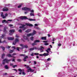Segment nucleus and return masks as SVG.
Returning <instances> with one entry per match:
<instances>
[{
    "instance_id": "cd10ccee",
    "label": "nucleus",
    "mask_w": 77,
    "mask_h": 77,
    "mask_svg": "<svg viewBox=\"0 0 77 77\" xmlns=\"http://www.w3.org/2000/svg\"><path fill=\"white\" fill-rule=\"evenodd\" d=\"M30 16H35V14L34 13H31L30 14Z\"/></svg>"
},
{
    "instance_id": "473e14b6",
    "label": "nucleus",
    "mask_w": 77,
    "mask_h": 77,
    "mask_svg": "<svg viewBox=\"0 0 77 77\" xmlns=\"http://www.w3.org/2000/svg\"><path fill=\"white\" fill-rule=\"evenodd\" d=\"M16 44H17V42L15 41L13 43V45H16Z\"/></svg>"
},
{
    "instance_id": "a19ab883",
    "label": "nucleus",
    "mask_w": 77,
    "mask_h": 77,
    "mask_svg": "<svg viewBox=\"0 0 77 77\" xmlns=\"http://www.w3.org/2000/svg\"><path fill=\"white\" fill-rule=\"evenodd\" d=\"M5 42H6V40H5L4 41H2V42H1V43H2L3 44L5 43Z\"/></svg>"
},
{
    "instance_id": "2f4dec72",
    "label": "nucleus",
    "mask_w": 77,
    "mask_h": 77,
    "mask_svg": "<svg viewBox=\"0 0 77 77\" xmlns=\"http://www.w3.org/2000/svg\"><path fill=\"white\" fill-rule=\"evenodd\" d=\"M28 48V46H27V45H24L23 48Z\"/></svg>"
},
{
    "instance_id": "69168bd1",
    "label": "nucleus",
    "mask_w": 77,
    "mask_h": 77,
    "mask_svg": "<svg viewBox=\"0 0 77 77\" xmlns=\"http://www.w3.org/2000/svg\"><path fill=\"white\" fill-rule=\"evenodd\" d=\"M47 50L49 51H50V50H51V49L50 48H48Z\"/></svg>"
},
{
    "instance_id": "6ab92c4d",
    "label": "nucleus",
    "mask_w": 77,
    "mask_h": 77,
    "mask_svg": "<svg viewBox=\"0 0 77 77\" xmlns=\"http://www.w3.org/2000/svg\"><path fill=\"white\" fill-rule=\"evenodd\" d=\"M0 48H2L3 51H5V47H3L2 46H0Z\"/></svg>"
},
{
    "instance_id": "680f3d73",
    "label": "nucleus",
    "mask_w": 77,
    "mask_h": 77,
    "mask_svg": "<svg viewBox=\"0 0 77 77\" xmlns=\"http://www.w3.org/2000/svg\"><path fill=\"white\" fill-rule=\"evenodd\" d=\"M16 54H16V53H14L13 54H12V56L16 55Z\"/></svg>"
},
{
    "instance_id": "338daca9",
    "label": "nucleus",
    "mask_w": 77,
    "mask_h": 77,
    "mask_svg": "<svg viewBox=\"0 0 77 77\" xmlns=\"http://www.w3.org/2000/svg\"><path fill=\"white\" fill-rule=\"evenodd\" d=\"M13 33L12 32H10L9 33V35H12Z\"/></svg>"
},
{
    "instance_id": "c756f323",
    "label": "nucleus",
    "mask_w": 77,
    "mask_h": 77,
    "mask_svg": "<svg viewBox=\"0 0 77 77\" xmlns=\"http://www.w3.org/2000/svg\"><path fill=\"white\" fill-rule=\"evenodd\" d=\"M5 56V54H2V59H3V58H4V57L3 56Z\"/></svg>"
},
{
    "instance_id": "c85d7f7f",
    "label": "nucleus",
    "mask_w": 77,
    "mask_h": 77,
    "mask_svg": "<svg viewBox=\"0 0 77 77\" xmlns=\"http://www.w3.org/2000/svg\"><path fill=\"white\" fill-rule=\"evenodd\" d=\"M23 5V4H21L20 5L18 6V8H20L21 7V6H22V5Z\"/></svg>"
},
{
    "instance_id": "b1692460",
    "label": "nucleus",
    "mask_w": 77,
    "mask_h": 77,
    "mask_svg": "<svg viewBox=\"0 0 77 77\" xmlns=\"http://www.w3.org/2000/svg\"><path fill=\"white\" fill-rule=\"evenodd\" d=\"M15 41L16 42H19V40H18V38H15Z\"/></svg>"
},
{
    "instance_id": "e433bc0d",
    "label": "nucleus",
    "mask_w": 77,
    "mask_h": 77,
    "mask_svg": "<svg viewBox=\"0 0 77 77\" xmlns=\"http://www.w3.org/2000/svg\"><path fill=\"white\" fill-rule=\"evenodd\" d=\"M20 46H21V47H22V48H24V45L23 44H20Z\"/></svg>"
},
{
    "instance_id": "39448f33",
    "label": "nucleus",
    "mask_w": 77,
    "mask_h": 77,
    "mask_svg": "<svg viewBox=\"0 0 77 77\" xmlns=\"http://www.w3.org/2000/svg\"><path fill=\"white\" fill-rule=\"evenodd\" d=\"M18 71L20 72L19 73V75H21V74H22V72H24V69H18Z\"/></svg>"
},
{
    "instance_id": "a211bd4d",
    "label": "nucleus",
    "mask_w": 77,
    "mask_h": 77,
    "mask_svg": "<svg viewBox=\"0 0 77 77\" xmlns=\"http://www.w3.org/2000/svg\"><path fill=\"white\" fill-rule=\"evenodd\" d=\"M43 55L44 56H48V54L47 53H44V54H43Z\"/></svg>"
},
{
    "instance_id": "a18cd8bd",
    "label": "nucleus",
    "mask_w": 77,
    "mask_h": 77,
    "mask_svg": "<svg viewBox=\"0 0 77 77\" xmlns=\"http://www.w3.org/2000/svg\"><path fill=\"white\" fill-rule=\"evenodd\" d=\"M12 48H14V50H15L16 49V48H15V46H12Z\"/></svg>"
},
{
    "instance_id": "c9c22d12",
    "label": "nucleus",
    "mask_w": 77,
    "mask_h": 77,
    "mask_svg": "<svg viewBox=\"0 0 77 77\" xmlns=\"http://www.w3.org/2000/svg\"><path fill=\"white\" fill-rule=\"evenodd\" d=\"M34 54L35 55V56H38V55H39V54L38 53H35Z\"/></svg>"
},
{
    "instance_id": "aec40b11",
    "label": "nucleus",
    "mask_w": 77,
    "mask_h": 77,
    "mask_svg": "<svg viewBox=\"0 0 77 77\" xmlns=\"http://www.w3.org/2000/svg\"><path fill=\"white\" fill-rule=\"evenodd\" d=\"M5 68L6 69H8L9 68V66L7 65H5Z\"/></svg>"
},
{
    "instance_id": "58836bf2",
    "label": "nucleus",
    "mask_w": 77,
    "mask_h": 77,
    "mask_svg": "<svg viewBox=\"0 0 77 77\" xmlns=\"http://www.w3.org/2000/svg\"><path fill=\"white\" fill-rule=\"evenodd\" d=\"M33 48L34 49V50H37V49H38V48H37V47H33Z\"/></svg>"
},
{
    "instance_id": "4d7b16f0",
    "label": "nucleus",
    "mask_w": 77,
    "mask_h": 77,
    "mask_svg": "<svg viewBox=\"0 0 77 77\" xmlns=\"http://www.w3.org/2000/svg\"><path fill=\"white\" fill-rule=\"evenodd\" d=\"M61 45H61V44L60 43H59V44H58V46H61Z\"/></svg>"
},
{
    "instance_id": "6e6d98bb",
    "label": "nucleus",
    "mask_w": 77,
    "mask_h": 77,
    "mask_svg": "<svg viewBox=\"0 0 77 77\" xmlns=\"http://www.w3.org/2000/svg\"><path fill=\"white\" fill-rule=\"evenodd\" d=\"M22 74H23V75H26V73H25V72H22Z\"/></svg>"
},
{
    "instance_id": "1a4fd4ad",
    "label": "nucleus",
    "mask_w": 77,
    "mask_h": 77,
    "mask_svg": "<svg viewBox=\"0 0 77 77\" xmlns=\"http://www.w3.org/2000/svg\"><path fill=\"white\" fill-rule=\"evenodd\" d=\"M23 38L25 39V40H27L28 41H29V40L27 36H25V35L23 36Z\"/></svg>"
},
{
    "instance_id": "20e7f679",
    "label": "nucleus",
    "mask_w": 77,
    "mask_h": 77,
    "mask_svg": "<svg viewBox=\"0 0 77 77\" xmlns=\"http://www.w3.org/2000/svg\"><path fill=\"white\" fill-rule=\"evenodd\" d=\"M43 50H44V48L42 46H40V48H38V50H40V52L41 53H42V52H43L44 51V50H43Z\"/></svg>"
},
{
    "instance_id": "423d86ee",
    "label": "nucleus",
    "mask_w": 77,
    "mask_h": 77,
    "mask_svg": "<svg viewBox=\"0 0 77 77\" xmlns=\"http://www.w3.org/2000/svg\"><path fill=\"white\" fill-rule=\"evenodd\" d=\"M11 61V59L8 60V59H4L2 61L3 62H5V61L6 63H9V62H10V61Z\"/></svg>"
},
{
    "instance_id": "5fc2aeb1",
    "label": "nucleus",
    "mask_w": 77,
    "mask_h": 77,
    "mask_svg": "<svg viewBox=\"0 0 77 77\" xmlns=\"http://www.w3.org/2000/svg\"><path fill=\"white\" fill-rule=\"evenodd\" d=\"M13 70L15 71L16 72V73L17 72V69H13Z\"/></svg>"
},
{
    "instance_id": "f3484780",
    "label": "nucleus",
    "mask_w": 77,
    "mask_h": 77,
    "mask_svg": "<svg viewBox=\"0 0 77 77\" xmlns=\"http://www.w3.org/2000/svg\"><path fill=\"white\" fill-rule=\"evenodd\" d=\"M10 33H14L15 32V30L14 29H12L11 30L9 31Z\"/></svg>"
},
{
    "instance_id": "72a5a7b5",
    "label": "nucleus",
    "mask_w": 77,
    "mask_h": 77,
    "mask_svg": "<svg viewBox=\"0 0 77 77\" xmlns=\"http://www.w3.org/2000/svg\"><path fill=\"white\" fill-rule=\"evenodd\" d=\"M29 50H30V51H32V50H34V49L33 48H30L29 49Z\"/></svg>"
},
{
    "instance_id": "de8ad7c7",
    "label": "nucleus",
    "mask_w": 77,
    "mask_h": 77,
    "mask_svg": "<svg viewBox=\"0 0 77 77\" xmlns=\"http://www.w3.org/2000/svg\"><path fill=\"white\" fill-rule=\"evenodd\" d=\"M44 45H48V43H45Z\"/></svg>"
},
{
    "instance_id": "603ef678",
    "label": "nucleus",
    "mask_w": 77,
    "mask_h": 77,
    "mask_svg": "<svg viewBox=\"0 0 77 77\" xmlns=\"http://www.w3.org/2000/svg\"><path fill=\"white\" fill-rule=\"evenodd\" d=\"M19 32H20V33H21L22 32V30L21 29H20L19 30Z\"/></svg>"
},
{
    "instance_id": "393cba45",
    "label": "nucleus",
    "mask_w": 77,
    "mask_h": 77,
    "mask_svg": "<svg viewBox=\"0 0 77 77\" xmlns=\"http://www.w3.org/2000/svg\"><path fill=\"white\" fill-rule=\"evenodd\" d=\"M25 26H26V25H23V26H20L19 28H20V29H23V28L24 27H25Z\"/></svg>"
},
{
    "instance_id": "09e8293b",
    "label": "nucleus",
    "mask_w": 77,
    "mask_h": 77,
    "mask_svg": "<svg viewBox=\"0 0 77 77\" xmlns=\"http://www.w3.org/2000/svg\"><path fill=\"white\" fill-rule=\"evenodd\" d=\"M23 61L24 62H26L27 61V60H26V59H25L24 58L23 59Z\"/></svg>"
},
{
    "instance_id": "3c124183",
    "label": "nucleus",
    "mask_w": 77,
    "mask_h": 77,
    "mask_svg": "<svg viewBox=\"0 0 77 77\" xmlns=\"http://www.w3.org/2000/svg\"><path fill=\"white\" fill-rule=\"evenodd\" d=\"M8 21H10L11 22V21H12V20H7Z\"/></svg>"
},
{
    "instance_id": "e2e57ef3",
    "label": "nucleus",
    "mask_w": 77,
    "mask_h": 77,
    "mask_svg": "<svg viewBox=\"0 0 77 77\" xmlns=\"http://www.w3.org/2000/svg\"><path fill=\"white\" fill-rule=\"evenodd\" d=\"M14 65V64L12 63H10V66H13Z\"/></svg>"
},
{
    "instance_id": "6e6552de",
    "label": "nucleus",
    "mask_w": 77,
    "mask_h": 77,
    "mask_svg": "<svg viewBox=\"0 0 77 77\" xmlns=\"http://www.w3.org/2000/svg\"><path fill=\"white\" fill-rule=\"evenodd\" d=\"M1 17H2L3 19H5V18H6V16H5L4 15H3V13L1 12Z\"/></svg>"
},
{
    "instance_id": "f03ea898",
    "label": "nucleus",
    "mask_w": 77,
    "mask_h": 77,
    "mask_svg": "<svg viewBox=\"0 0 77 77\" xmlns=\"http://www.w3.org/2000/svg\"><path fill=\"white\" fill-rule=\"evenodd\" d=\"M22 9L23 11H30L31 12L34 13V11H33V10H30V8H27V7H25L22 8Z\"/></svg>"
},
{
    "instance_id": "bb28decb",
    "label": "nucleus",
    "mask_w": 77,
    "mask_h": 77,
    "mask_svg": "<svg viewBox=\"0 0 77 77\" xmlns=\"http://www.w3.org/2000/svg\"><path fill=\"white\" fill-rule=\"evenodd\" d=\"M33 39H34V37H33V36L31 37L30 39L31 41H33L34 40Z\"/></svg>"
},
{
    "instance_id": "13d9d810",
    "label": "nucleus",
    "mask_w": 77,
    "mask_h": 77,
    "mask_svg": "<svg viewBox=\"0 0 77 77\" xmlns=\"http://www.w3.org/2000/svg\"><path fill=\"white\" fill-rule=\"evenodd\" d=\"M12 62H15V59L13 58V60H12Z\"/></svg>"
},
{
    "instance_id": "f257e3e1",
    "label": "nucleus",
    "mask_w": 77,
    "mask_h": 77,
    "mask_svg": "<svg viewBox=\"0 0 77 77\" xmlns=\"http://www.w3.org/2000/svg\"><path fill=\"white\" fill-rule=\"evenodd\" d=\"M20 20H22L28 19V20H29V21H36V20L35 19H32L30 18L28 19V18L26 17V16H22V17H20Z\"/></svg>"
},
{
    "instance_id": "412c9836",
    "label": "nucleus",
    "mask_w": 77,
    "mask_h": 77,
    "mask_svg": "<svg viewBox=\"0 0 77 77\" xmlns=\"http://www.w3.org/2000/svg\"><path fill=\"white\" fill-rule=\"evenodd\" d=\"M30 31H31V30L28 29L25 31V32H26V33H29V32H30Z\"/></svg>"
},
{
    "instance_id": "052dcab7",
    "label": "nucleus",
    "mask_w": 77,
    "mask_h": 77,
    "mask_svg": "<svg viewBox=\"0 0 77 77\" xmlns=\"http://www.w3.org/2000/svg\"><path fill=\"white\" fill-rule=\"evenodd\" d=\"M55 39V38H52V41H54V39Z\"/></svg>"
},
{
    "instance_id": "f8f14e48",
    "label": "nucleus",
    "mask_w": 77,
    "mask_h": 77,
    "mask_svg": "<svg viewBox=\"0 0 77 77\" xmlns=\"http://www.w3.org/2000/svg\"><path fill=\"white\" fill-rule=\"evenodd\" d=\"M3 11L4 12H5V11H8V9L5 7L3 9Z\"/></svg>"
},
{
    "instance_id": "ea45409f",
    "label": "nucleus",
    "mask_w": 77,
    "mask_h": 77,
    "mask_svg": "<svg viewBox=\"0 0 77 77\" xmlns=\"http://www.w3.org/2000/svg\"><path fill=\"white\" fill-rule=\"evenodd\" d=\"M17 61H18V62H21V61H22L21 60V59H17Z\"/></svg>"
},
{
    "instance_id": "774afa93",
    "label": "nucleus",
    "mask_w": 77,
    "mask_h": 77,
    "mask_svg": "<svg viewBox=\"0 0 77 77\" xmlns=\"http://www.w3.org/2000/svg\"><path fill=\"white\" fill-rule=\"evenodd\" d=\"M43 42H48V41H43Z\"/></svg>"
},
{
    "instance_id": "4468645a",
    "label": "nucleus",
    "mask_w": 77,
    "mask_h": 77,
    "mask_svg": "<svg viewBox=\"0 0 77 77\" xmlns=\"http://www.w3.org/2000/svg\"><path fill=\"white\" fill-rule=\"evenodd\" d=\"M14 37H8V40H14Z\"/></svg>"
},
{
    "instance_id": "79ce46f5",
    "label": "nucleus",
    "mask_w": 77,
    "mask_h": 77,
    "mask_svg": "<svg viewBox=\"0 0 77 77\" xmlns=\"http://www.w3.org/2000/svg\"><path fill=\"white\" fill-rule=\"evenodd\" d=\"M17 65H14L13 66V67L14 68H15V67H17Z\"/></svg>"
},
{
    "instance_id": "a878e982",
    "label": "nucleus",
    "mask_w": 77,
    "mask_h": 77,
    "mask_svg": "<svg viewBox=\"0 0 77 77\" xmlns=\"http://www.w3.org/2000/svg\"><path fill=\"white\" fill-rule=\"evenodd\" d=\"M4 32H5V33H7V32H8V31L6 30V29L5 28L4 29Z\"/></svg>"
},
{
    "instance_id": "4be33fe9",
    "label": "nucleus",
    "mask_w": 77,
    "mask_h": 77,
    "mask_svg": "<svg viewBox=\"0 0 77 77\" xmlns=\"http://www.w3.org/2000/svg\"><path fill=\"white\" fill-rule=\"evenodd\" d=\"M5 36V35L2 34V36H0V38H2H2H4Z\"/></svg>"
},
{
    "instance_id": "ddd939ff",
    "label": "nucleus",
    "mask_w": 77,
    "mask_h": 77,
    "mask_svg": "<svg viewBox=\"0 0 77 77\" xmlns=\"http://www.w3.org/2000/svg\"><path fill=\"white\" fill-rule=\"evenodd\" d=\"M36 32L35 31V30H33V32L32 33V36H33L34 35L36 34Z\"/></svg>"
},
{
    "instance_id": "4c0bfd02",
    "label": "nucleus",
    "mask_w": 77,
    "mask_h": 77,
    "mask_svg": "<svg viewBox=\"0 0 77 77\" xmlns=\"http://www.w3.org/2000/svg\"><path fill=\"white\" fill-rule=\"evenodd\" d=\"M26 28L24 27L23 28H22V30L23 31L26 30Z\"/></svg>"
},
{
    "instance_id": "7c9ffc66",
    "label": "nucleus",
    "mask_w": 77,
    "mask_h": 77,
    "mask_svg": "<svg viewBox=\"0 0 77 77\" xmlns=\"http://www.w3.org/2000/svg\"><path fill=\"white\" fill-rule=\"evenodd\" d=\"M20 49L19 48V47H17L16 48V50L18 51H20Z\"/></svg>"
},
{
    "instance_id": "bf43d9fd",
    "label": "nucleus",
    "mask_w": 77,
    "mask_h": 77,
    "mask_svg": "<svg viewBox=\"0 0 77 77\" xmlns=\"http://www.w3.org/2000/svg\"><path fill=\"white\" fill-rule=\"evenodd\" d=\"M8 14H7V13H6L5 14V18H6V17H7L8 16Z\"/></svg>"
},
{
    "instance_id": "9b49d317",
    "label": "nucleus",
    "mask_w": 77,
    "mask_h": 77,
    "mask_svg": "<svg viewBox=\"0 0 77 77\" xmlns=\"http://www.w3.org/2000/svg\"><path fill=\"white\" fill-rule=\"evenodd\" d=\"M28 71H30V72H33L34 71V70L32 69L31 68L28 69Z\"/></svg>"
},
{
    "instance_id": "5701e85b",
    "label": "nucleus",
    "mask_w": 77,
    "mask_h": 77,
    "mask_svg": "<svg viewBox=\"0 0 77 77\" xmlns=\"http://www.w3.org/2000/svg\"><path fill=\"white\" fill-rule=\"evenodd\" d=\"M30 36H33L32 35V33H30L29 34H27V36L29 37Z\"/></svg>"
},
{
    "instance_id": "9d476101",
    "label": "nucleus",
    "mask_w": 77,
    "mask_h": 77,
    "mask_svg": "<svg viewBox=\"0 0 77 77\" xmlns=\"http://www.w3.org/2000/svg\"><path fill=\"white\" fill-rule=\"evenodd\" d=\"M5 22V23H7V24H8L9 23V22L6 20H3L2 21V23H4Z\"/></svg>"
},
{
    "instance_id": "2eb2a0df",
    "label": "nucleus",
    "mask_w": 77,
    "mask_h": 77,
    "mask_svg": "<svg viewBox=\"0 0 77 77\" xmlns=\"http://www.w3.org/2000/svg\"><path fill=\"white\" fill-rule=\"evenodd\" d=\"M41 39L42 40H46L47 37H42L41 38Z\"/></svg>"
},
{
    "instance_id": "0eeeda50",
    "label": "nucleus",
    "mask_w": 77,
    "mask_h": 77,
    "mask_svg": "<svg viewBox=\"0 0 77 77\" xmlns=\"http://www.w3.org/2000/svg\"><path fill=\"white\" fill-rule=\"evenodd\" d=\"M25 25L27 26H29V27H33V26L32 24L31 23H25Z\"/></svg>"
},
{
    "instance_id": "864d4df0",
    "label": "nucleus",
    "mask_w": 77,
    "mask_h": 77,
    "mask_svg": "<svg viewBox=\"0 0 77 77\" xmlns=\"http://www.w3.org/2000/svg\"><path fill=\"white\" fill-rule=\"evenodd\" d=\"M8 26L9 27H12V26H13V25L9 24Z\"/></svg>"
},
{
    "instance_id": "37998d69",
    "label": "nucleus",
    "mask_w": 77,
    "mask_h": 77,
    "mask_svg": "<svg viewBox=\"0 0 77 77\" xmlns=\"http://www.w3.org/2000/svg\"><path fill=\"white\" fill-rule=\"evenodd\" d=\"M20 56H24L25 55L23 54H20L19 55Z\"/></svg>"
},
{
    "instance_id": "0e129e2a",
    "label": "nucleus",
    "mask_w": 77,
    "mask_h": 77,
    "mask_svg": "<svg viewBox=\"0 0 77 77\" xmlns=\"http://www.w3.org/2000/svg\"><path fill=\"white\" fill-rule=\"evenodd\" d=\"M16 38H19V36H18V35H16Z\"/></svg>"
},
{
    "instance_id": "c03bdc74",
    "label": "nucleus",
    "mask_w": 77,
    "mask_h": 77,
    "mask_svg": "<svg viewBox=\"0 0 77 77\" xmlns=\"http://www.w3.org/2000/svg\"><path fill=\"white\" fill-rule=\"evenodd\" d=\"M26 68L27 69L28 68H30V67L29 66L27 65V66L26 67Z\"/></svg>"
},
{
    "instance_id": "7ed1b4c3",
    "label": "nucleus",
    "mask_w": 77,
    "mask_h": 77,
    "mask_svg": "<svg viewBox=\"0 0 77 77\" xmlns=\"http://www.w3.org/2000/svg\"><path fill=\"white\" fill-rule=\"evenodd\" d=\"M40 42V41L39 40H35L34 41V43H32V46H34V45H37V44L36 43V42Z\"/></svg>"
},
{
    "instance_id": "8fccbe9b",
    "label": "nucleus",
    "mask_w": 77,
    "mask_h": 77,
    "mask_svg": "<svg viewBox=\"0 0 77 77\" xmlns=\"http://www.w3.org/2000/svg\"><path fill=\"white\" fill-rule=\"evenodd\" d=\"M51 60V59L49 58L47 59V61H49V60Z\"/></svg>"
},
{
    "instance_id": "dca6fc26",
    "label": "nucleus",
    "mask_w": 77,
    "mask_h": 77,
    "mask_svg": "<svg viewBox=\"0 0 77 77\" xmlns=\"http://www.w3.org/2000/svg\"><path fill=\"white\" fill-rule=\"evenodd\" d=\"M6 56L7 57H12V56L10 54H7Z\"/></svg>"
},
{
    "instance_id": "f704fd0d",
    "label": "nucleus",
    "mask_w": 77,
    "mask_h": 77,
    "mask_svg": "<svg viewBox=\"0 0 77 77\" xmlns=\"http://www.w3.org/2000/svg\"><path fill=\"white\" fill-rule=\"evenodd\" d=\"M14 52V50H11L10 51V53H12Z\"/></svg>"
},
{
    "instance_id": "49530a36",
    "label": "nucleus",
    "mask_w": 77,
    "mask_h": 77,
    "mask_svg": "<svg viewBox=\"0 0 77 77\" xmlns=\"http://www.w3.org/2000/svg\"><path fill=\"white\" fill-rule=\"evenodd\" d=\"M28 56H26V57H24V58H25V59H27L28 58Z\"/></svg>"
}]
</instances>
